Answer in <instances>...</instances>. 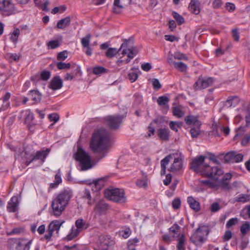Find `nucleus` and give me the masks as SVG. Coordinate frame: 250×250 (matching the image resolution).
Instances as JSON below:
<instances>
[{"label":"nucleus","instance_id":"7","mask_svg":"<svg viewBox=\"0 0 250 250\" xmlns=\"http://www.w3.org/2000/svg\"><path fill=\"white\" fill-rule=\"evenodd\" d=\"M75 159L79 162L82 171H85L92 167L90 156L83 148H78L75 154Z\"/></svg>","mask_w":250,"mask_h":250},{"label":"nucleus","instance_id":"32","mask_svg":"<svg viewBox=\"0 0 250 250\" xmlns=\"http://www.w3.org/2000/svg\"><path fill=\"white\" fill-rule=\"evenodd\" d=\"M107 179V177H104L95 180H93V184L95 186L96 191H99L104 186V183Z\"/></svg>","mask_w":250,"mask_h":250},{"label":"nucleus","instance_id":"25","mask_svg":"<svg viewBox=\"0 0 250 250\" xmlns=\"http://www.w3.org/2000/svg\"><path fill=\"white\" fill-rule=\"evenodd\" d=\"M62 224V223L57 220L52 221L48 226L47 229V234H53V232L55 230L58 232Z\"/></svg>","mask_w":250,"mask_h":250},{"label":"nucleus","instance_id":"3","mask_svg":"<svg viewBox=\"0 0 250 250\" xmlns=\"http://www.w3.org/2000/svg\"><path fill=\"white\" fill-rule=\"evenodd\" d=\"M23 148L22 158L25 160L24 164L26 166L36 160H39L42 165L51 151L50 148H46L35 152L33 146L31 144L23 145Z\"/></svg>","mask_w":250,"mask_h":250},{"label":"nucleus","instance_id":"45","mask_svg":"<svg viewBox=\"0 0 250 250\" xmlns=\"http://www.w3.org/2000/svg\"><path fill=\"white\" fill-rule=\"evenodd\" d=\"M169 125L171 130L177 132L178 131V128L181 127L182 123L181 122L170 121Z\"/></svg>","mask_w":250,"mask_h":250},{"label":"nucleus","instance_id":"64","mask_svg":"<svg viewBox=\"0 0 250 250\" xmlns=\"http://www.w3.org/2000/svg\"><path fill=\"white\" fill-rule=\"evenodd\" d=\"M147 134L148 137H151L152 136L155 135V129L153 125H152V123L149 124V125L147 126Z\"/></svg>","mask_w":250,"mask_h":250},{"label":"nucleus","instance_id":"56","mask_svg":"<svg viewBox=\"0 0 250 250\" xmlns=\"http://www.w3.org/2000/svg\"><path fill=\"white\" fill-rule=\"evenodd\" d=\"M196 233H204L205 232L206 234H208L209 230L207 226L203 225L199 226L195 230Z\"/></svg>","mask_w":250,"mask_h":250},{"label":"nucleus","instance_id":"31","mask_svg":"<svg viewBox=\"0 0 250 250\" xmlns=\"http://www.w3.org/2000/svg\"><path fill=\"white\" fill-rule=\"evenodd\" d=\"M62 182L61 173L58 172L55 176V181L54 183L50 184L48 191L50 192L52 189L56 188Z\"/></svg>","mask_w":250,"mask_h":250},{"label":"nucleus","instance_id":"10","mask_svg":"<svg viewBox=\"0 0 250 250\" xmlns=\"http://www.w3.org/2000/svg\"><path fill=\"white\" fill-rule=\"evenodd\" d=\"M124 118L123 115L115 114L106 116L104 118V120L110 129L116 130L120 128Z\"/></svg>","mask_w":250,"mask_h":250},{"label":"nucleus","instance_id":"9","mask_svg":"<svg viewBox=\"0 0 250 250\" xmlns=\"http://www.w3.org/2000/svg\"><path fill=\"white\" fill-rule=\"evenodd\" d=\"M32 240H28L26 239L10 238L7 243L8 247L11 249H15L16 250H29Z\"/></svg>","mask_w":250,"mask_h":250},{"label":"nucleus","instance_id":"63","mask_svg":"<svg viewBox=\"0 0 250 250\" xmlns=\"http://www.w3.org/2000/svg\"><path fill=\"white\" fill-rule=\"evenodd\" d=\"M181 200L179 198L174 199L172 202V208L174 209H178L180 208L181 206Z\"/></svg>","mask_w":250,"mask_h":250},{"label":"nucleus","instance_id":"55","mask_svg":"<svg viewBox=\"0 0 250 250\" xmlns=\"http://www.w3.org/2000/svg\"><path fill=\"white\" fill-rule=\"evenodd\" d=\"M249 196L248 194H241L238 196L236 201L238 202L246 203L249 200Z\"/></svg>","mask_w":250,"mask_h":250},{"label":"nucleus","instance_id":"46","mask_svg":"<svg viewBox=\"0 0 250 250\" xmlns=\"http://www.w3.org/2000/svg\"><path fill=\"white\" fill-rule=\"evenodd\" d=\"M185 235H181L178 239L177 249L178 250H185Z\"/></svg>","mask_w":250,"mask_h":250},{"label":"nucleus","instance_id":"36","mask_svg":"<svg viewBox=\"0 0 250 250\" xmlns=\"http://www.w3.org/2000/svg\"><path fill=\"white\" fill-rule=\"evenodd\" d=\"M127 50L128 51V53L127 56L130 59H133L138 54V51L135 52L133 49L128 48L127 49V47H125L122 49L121 54L124 56L127 53Z\"/></svg>","mask_w":250,"mask_h":250},{"label":"nucleus","instance_id":"33","mask_svg":"<svg viewBox=\"0 0 250 250\" xmlns=\"http://www.w3.org/2000/svg\"><path fill=\"white\" fill-rule=\"evenodd\" d=\"M34 2L36 7L40 9H42L44 11H48V5L49 4L48 0H46L44 1V3H42L41 0H33Z\"/></svg>","mask_w":250,"mask_h":250},{"label":"nucleus","instance_id":"15","mask_svg":"<svg viewBox=\"0 0 250 250\" xmlns=\"http://www.w3.org/2000/svg\"><path fill=\"white\" fill-rule=\"evenodd\" d=\"M3 6L0 10V13L5 16H9L14 13L15 6L11 0H3Z\"/></svg>","mask_w":250,"mask_h":250},{"label":"nucleus","instance_id":"41","mask_svg":"<svg viewBox=\"0 0 250 250\" xmlns=\"http://www.w3.org/2000/svg\"><path fill=\"white\" fill-rule=\"evenodd\" d=\"M108 70L102 66H96L93 68V73L95 75H99L107 73Z\"/></svg>","mask_w":250,"mask_h":250},{"label":"nucleus","instance_id":"43","mask_svg":"<svg viewBox=\"0 0 250 250\" xmlns=\"http://www.w3.org/2000/svg\"><path fill=\"white\" fill-rule=\"evenodd\" d=\"M201 126H194L190 129V133L192 138H197L201 133Z\"/></svg>","mask_w":250,"mask_h":250},{"label":"nucleus","instance_id":"59","mask_svg":"<svg viewBox=\"0 0 250 250\" xmlns=\"http://www.w3.org/2000/svg\"><path fill=\"white\" fill-rule=\"evenodd\" d=\"M238 222V219L237 218H232L230 219L226 224V228L228 229H230L233 226L237 224Z\"/></svg>","mask_w":250,"mask_h":250},{"label":"nucleus","instance_id":"57","mask_svg":"<svg viewBox=\"0 0 250 250\" xmlns=\"http://www.w3.org/2000/svg\"><path fill=\"white\" fill-rule=\"evenodd\" d=\"M250 142V131L247 133L241 141V145L243 146H246Z\"/></svg>","mask_w":250,"mask_h":250},{"label":"nucleus","instance_id":"30","mask_svg":"<svg viewBox=\"0 0 250 250\" xmlns=\"http://www.w3.org/2000/svg\"><path fill=\"white\" fill-rule=\"evenodd\" d=\"M99 240L101 244L104 246H112L114 244L110 235H99Z\"/></svg>","mask_w":250,"mask_h":250},{"label":"nucleus","instance_id":"42","mask_svg":"<svg viewBox=\"0 0 250 250\" xmlns=\"http://www.w3.org/2000/svg\"><path fill=\"white\" fill-rule=\"evenodd\" d=\"M174 66L176 69L181 72H185L187 70V65L183 62H175Z\"/></svg>","mask_w":250,"mask_h":250},{"label":"nucleus","instance_id":"23","mask_svg":"<svg viewBox=\"0 0 250 250\" xmlns=\"http://www.w3.org/2000/svg\"><path fill=\"white\" fill-rule=\"evenodd\" d=\"M28 95L30 99L33 102V104H37L39 103L42 99V95L38 90H31L29 91Z\"/></svg>","mask_w":250,"mask_h":250},{"label":"nucleus","instance_id":"19","mask_svg":"<svg viewBox=\"0 0 250 250\" xmlns=\"http://www.w3.org/2000/svg\"><path fill=\"white\" fill-rule=\"evenodd\" d=\"M157 135L160 140L168 141L170 138V130L168 127L160 128L157 130Z\"/></svg>","mask_w":250,"mask_h":250},{"label":"nucleus","instance_id":"61","mask_svg":"<svg viewBox=\"0 0 250 250\" xmlns=\"http://www.w3.org/2000/svg\"><path fill=\"white\" fill-rule=\"evenodd\" d=\"M128 78L131 83H134L137 80L138 75L137 72H130L128 74Z\"/></svg>","mask_w":250,"mask_h":250},{"label":"nucleus","instance_id":"44","mask_svg":"<svg viewBox=\"0 0 250 250\" xmlns=\"http://www.w3.org/2000/svg\"><path fill=\"white\" fill-rule=\"evenodd\" d=\"M136 184L139 188H146L148 186L147 176L146 175L143 179H137Z\"/></svg>","mask_w":250,"mask_h":250},{"label":"nucleus","instance_id":"22","mask_svg":"<svg viewBox=\"0 0 250 250\" xmlns=\"http://www.w3.org/2000/svg\"><path fill=\"white\" fill-rule=\"evenodd\" d=\"M183 167V161L180 157L175 158L173 163L168 168V171L171 172H175L180 170Z\"/></svg>","mask_w":250,"mask_h":250},{"label":"nucleus","instance_id":"34","mask_svg":"<svg viewBox=\"0 0 250 250\" xmlns=\"http://www.w3.org/2000/svg\"><path fill=\"white\" fill-rule=\"evenodd\" d=\"M120 0H114L112 11L113 14H119L122 12L123 6L120 4Z\"/></svg>","mask_w":250,"mask_h":250},{"label":"nucleus","instance_id":"26","mask_svg":"<svg viewBox=\"0 0 250 250\" xmlns=\"http://www.w3.org/2000/svg\"><path fill=\"white\" fill-rule=\"evenodd\" d=\"M240 101L239 97L237 96H229L225 102L224 105L228 107H235Z\"/></svg>","mask_w":250,"mask_h":250},{"label":"nucleus","instance_id":"49","mask_svg":"<svg viewBox=\"0 0 250 250\" xmlns=\"http://www.w3.org/2000/svg\"><path fill=\"white\" fill-rule=\"evenodd\" d=\"M51 77V72L47 70H43L40 73V78L43 81H47Z\"/></svg>","mask_w":250,"mask_h":250},{"label":"nucleus","instance_id":"8","mask_svg":"<svg viewBox=\"0 0 250 250\" xmlns=\"http://www.w3.org/2000/svg\"><path fill=\"white\" fill-rule=\"evenodd\" d=\"M21 116L23 117V123L26 128L31 133H34L36 126L39 124L38 121L35 119L34 113L31 110L27 109L21 112Z\"/></svg>","mask_w":250,"mask_h":250},{"label":"nucleus","instance_id":"20","mask_svg":"<svg viewBox=\"0 0 250 250\" xmlns=\"http://www.w3.org/2000/svg\"><path fill=\"white\" fill-rule=\"evenodd\" d=\"M75 225L77 229L74 232H70L68 234H79L81 230L87 229L89 224H86L83 219H78L75 222Z\"/></svg>","mask_w":250,"mask_h":250},{"label":"nucleus","instance_id":"38","mask_svg":"<svg viewBox=\"0 0 250 250\" xmlns=\"http://www.w3.org/2000/svg\"><path fill=\"white\" fill-rule=\"evenodd\" d=\"M169 101V98L166 96H161L157 100L158 104L160 105H164L167 109L168 108V103Z\"/></svg>","mask_w":250,"mask_h":250},{"label":"nucleus","instance_id":"6","mask_svg":"<svg viewBox=\"0 0 250 250\" xmlns=\"http://www.w3.org/2000/svg\"><path fill=\"white\" fill-rule=\"evenodd\" d=\"M245 118L246 125L240 126L235 129L236 134L233 137V140L236 141L237 139L244 135L246 131V127H250V104L244 109H242L241 113L236 116L235 119L238 118L242 120Z\"/></svg>","mask_w":250,"mask_h":250},{"label":"nucleus","instance_id":"28","mask_svg":"<svg viewBox=\"0 0 250 250\" xmlns=\"http://www.w3.org/2000/svg\"><path fill=\"white\" fill-rule=\"evenodd\" d=\"M70 23L71 18L70 16H67L65 18L59 20L55 27L61 29H64L70 25Z\"/></svg>","mask_w":250,"mask_h":250},{"label":"nucleus","instance_id":"18","mask_svg":"<svg viewBox=\"0 0 250 250\" xmlns=\"http://www.w3.org/2000/svg\"><path fill=\"white\" fill-rule=\"evenodd\" d=\"M20 203L18 196H14L8 202L7 210L9 212H15L18 210V207Z\"/></svg>","mask_w":250,"mask_h":250},{"label":"nucleus","instance_id":"50","mask_svg":"<svg viewBox=\"0 0 250 250\" xmlns=\"http://www.w3.org/2000/svg\"><path fill=\"white\" fill-rule=\"evenodd\" d=\"M56 65L59 70L67 69H69L71 67V64L70 63H65L62 61L57 62Z\"/></svg>","mask_w":250,"mask_h":250},{"label":"nucleus","instance_id":"2","mask_svg":"<svg viewBox=\"0 0 250 250\" xmlns=\"http://www.w3.org/2000/svg\"><path fill=\"white\" fill-rule=\"evenodd\" d=\"M112 146L111 135L106 129H99L93 134L90 147L94 153L107 150Z\"/></svg>","mask_w":250,"mask_h":250},{"label":"nucleus","instance_id":"52","mask_svg":"<svg viewBox=\"0 0 250 250\" xmlns=\"http://www.w3.org/2000/svg\"><path fill=\"white\" fill-rule=\"evenodd\" d=\"M49 48L53 49L58 47L60 45V43L58 40H51L47 44Z\"/></svg>","mask_w":250,"mask_h":250},{"label":"nucleus","instance_id":"11","mask_svg":"<svg viewBox=\"0 0 250 250\" xmlns=\"http://www.w3.org/2000/svg\"><path fill=\"white\" fill-rule=\"evenodd\" d=\"M171 159H172V155L170 154L166 156L160 162L161 168L160 174L161 176L166 175V179L163 181L164 184L165 186L169 185L172 180V174L170 173L166 174L167 166L168 164Z\"/></svg>","mask_w":250,"mask_h":250},{"label":"nucleus","instance_id":"24","mask_svg":"<svg viewBox=\"0 0 250 250\" xmlns=\"http://www.w3.org/2000/svg\"><path fill=\"white\" fill-rule=\"evenodd\" d=\"M187 202L190 208L195 212L200 211L201 208L200 204L198 201L196 200L193 197L191 196L188 197Z\"/></svg>","mask_w":250,"mask_h":250},{"label":"nucleus","instance_id":"14","mask_svg":"<svg viewBox=\"0 0 250 250\" xmlns=\"http://www.w3.org/2000/svg\"><path fill=\"white\" fill-rule=\"evenodd\" d=\"M243 155L237 153L234 151H231L227 153L224 156V161L225 163H239L243 161Z\"/></svg>","mask_w":250,"mask_h":250},{"label":"nucleus","instance_id":"51","mask_svg":"<svg viewBox=\"0 0 250 250\" xmlns=\"http://www.w3.org/2000/svg\"><path fill=\"white\" fill-rule=\"evenodd\" d=\"M48 119L50 122H53V123L50 126L53 125L59 120L60 116L58 113H51L49 114Z\"/></svg>","mask_w":250,"mask_h":250},{"label":"nucleus","instance_id":"60","mask_svg":"<svg viewBox=\"0 0 250 250\" xmlns=\"http://www.w3.org/2000/svg\"><path fill=\"white\" fill-rule=\"evenodd\" d=\"M71 73L75 77H80L82 76V72L81 67L79 65H76V68L72 70Z\"/></svg>","mask_w":250,"mask_h":250},{"label":"nucleus","instance_id":"39","mask_svg":"<svg viewBox=\"0 0 250 250\" xmlns=\"http://www.w3.org/2000/svg\"><path fill=\"white\" fill-rule=\"evenodd\" d=\"M139 240L135 237L132 239H129L127 242V248L128 250H136L135 247L137 246Z\"/></svg>","mask_w":250,"mask_h":250},{"label":"nucleus","instance_id":"21","mask_svg":"<svg viewBox=\"0 0 250 250\" xmlns=\"http://www.w3.org/2000/svg\"><path fill=\"white\" fill-rule=\"evenodd\" d=\"M200 5L201 3L198 0H191L188 8L192 14L198 15L201 11Z\"/></svg>","mask_w":250,"mask_h":250},{"label":"nucleus","instance_id":"16","mask_svg":"<svg viewBox=\"0 0 250 250\" xmlns=\"http://www.w3.org/2000/svg\"><path fill=\"white\" fill-rule=\"evenodd\" d=\"M129 40L125 39L124 42L121 44L120 48L117 49L116 48H109L105 52V56L107 58L110 59L117 55L120 51H122V49L125 47H127Z\"/></svg>","mask_w":250,"mask_h":250},{"label":"nucleus","instance_id":"4","mask_svg":"<svg viewBox=\"0 0 250 250\" xmlns=\"http://www.w3.org/2000/svg\"><path fill=\"white\" fill-rule=\"evenodd\" d=\"M72 197V191L71 190L64 189L52 200L51 202V208L55 216L58 217L61 215L62 212L65 209Z\"/></svg>","mask_w":250,"mask_h":250},{"label":"nucleus","instance_id":"17","mask_svg":"<svg viewBox=\"0 0 250 250\" xmlns=\"http://www.w3.org/2000/svg\"><path fill=\"white\" fill-rule=\"evenodd\" d=\"M62 86V80L58 75L53 77L48 84V87L54 91L60 89Z\"/></svg>","mask_w":250,"mask_h":250},{"label":"nucleus","instance_id":"62","mask_svg":"<svg viewBox=\"0 0 250 250\" xmlns=\"http://www.w3.org/2000/svg\"><path fill=\"white\" fill-rule=\"evenodd\" d=\"M153 88L155 90H158L161 88L162 85L157 79H153L152 81Z\"/></svg>","mask_w":250,"mask_h":250},{"label":"nucleus","instance_id":"47","mask_svg":"<svg viewBox=\"0 0 250 250\" xmlns=\"http://www.w3.org/2000/svg\"><path fill=\"white\" fill-rule=\"evenodd\" d=\"M250 229V223L246 221L240 227L241 234H246Z\"/></svg>","mask_w":250,"mask_h":250},{"label":"nucleus","instance_id":"29","mask_svg":"<svg viewBox=\"0 0 250 250\" xmlns=\"http://www.w3.org/2000/svg\"><path fill=\"white\" fill-rule=\"evenodd\" d=\"M207 239L204 235H191L190 240L191 242L196 246H200Z\"/></svg>","mask_w":250,"mask_h":250},{"label":"nucleus","instance_id":"1","mask_svg":"<svg viewBox=\"0 0 250 250\" xmlns=\"http://www.w3.org/2000/svg\"><path fill=\"white\" fill-rule=\"evenodd\" d=\"M206 157L199 155L192 159L189 164V168L204 177L217 181L219 176L223 174V171L218 167H211L205 163Z\"/></svg>","mask_w":250,"mask_h":250},{"label":"nucleus","instance_id":"37","mask_svg":"<svg viewBox=\"0 0 250 250\" xmlns=\"http://www.w3.org/2000/svg\"><path fill=\"white\" fill-rule=\"evenodd\" d=\"M173 18L176 21L178 25H181L185 22L184 18L178 12L176 11H173L171 14Z\"/></svg>","mask_w":250,"mask_h":250},{"label":"nucleus","instance_id":"13","mask_svg":"<svg viewBox=\"0 0 250 250\" xmlns=\"http://www.w3.org/2000/svg\"><path fill=\"white\" fill-rule=\"evenodd\" d=\"M110 209L109 204L107 203L104 200L101 199L95 204L94 211L96 214L99 216L106 215Z\"/></svg>","mask_w":250,"mask_h":250},{"label":"nucleus","instance_id":"12","mask_svg":"<svg viewBox=\"0 0 250 250\" xmlns=\"http://www.w3.org/2000/svg\"><path fill=\"white\" fill-rule=\"evenodd\" d=\"M215 79L213 77H205L202 75L199 77L197 81L194 83L193 87L195 90L205 89L211 86L215 82Z\"/></svg>","mask_w":250,"mask_h":250},{"label":"nucleus","instance_id":"35","mask_svg":"<svg viewBox=\"0 0 250 250\" xmlns=\"http://www.w3.org/2000/svg\"><path fill=\"white\" fill-rule=\"evenodd\" d=\"M11 97V93L7 92L5 95L1 98L3 102V104L1 108H3V110L8 107L10 106V103L9 100Z\"/></svg>","mask_w":250,"mask_h":250},{"label":"nucleus","instance_id":"27","mask_svg":"<svg viewBox=\"0 0 250 250\" xmlns=\"http://www.w3.org/2000/svg\"><path fill=\"white\" fill-rule=\"evenodd\" d=\"M185 121L188 125L194 126H201V122L198 120L197 117L193 115H188L185 118Z\"/></svg>","mask_w":250,"mask_h":250},{"label":"nucleus","instance_id":"48","mask_svg":"<svg viewBox=\"0 0 250 250\" xmlns=\"http://www.w3.org/2000/svg\"><path fill=\"white\" fill-rule=\"evenodd\" d=\"M91 37L90 34H87L81 40V43L83 47H88L90 43V40Z\"/></svg>","mask_w":250,"mask_h":250},{"label":"nucleus","instance_id":"40","mask_svg":"<svg viewBox=\"0 0 250 250\" xmlns=\"http://www.w3.org/2000/svg\"><path fill=\"white\" fill-rule=\"evenodd\" d=\"M217 186L220 187L223 190H229L231 189V185L229 184V182L223 179H222L219 181Z\"/></svg>","mask_w":250,"mask_h":250},{"label":"nucleus","instance_id":"54","mask_svg":"<svg viewBox=\"0 0 250 250\" xmlns=\"http://www.w3.org/2000/svg\"><path fill=\"white\" fill-rule=\"evenodd\" d=\"M20 34V30L16 28L13 32L10 39V40L14 43H16Z\"/></svg>","mask_w":250,"mask_h":250},{"label":"nucleus","instance_id":"5","mask_svg":"<svg viewBox=\"0 0 250 250\" xmlns=\"http://www.w3.org/2000/svg\"><path fill=\"white\" fill-rule=\"evenodd\" d=\"M104 195L106 199L113 202L122 204L126 201L125 192L123 189L110 187L104 191Z\"/></svg>","mask_w":250,"mask_h":250},{"label":"nucleus","instance_id":"58","mask_svg":"<svg viewBox=\"0 0 250 250\" xmlns=\"http://www.w3.org/2000/svg\"><path fill=\"white\" fill-rule=\"evenodd\" d=\"M7 55L9 56V61L10 62H18L21 57L20 55H17L16 53H9Z\"/></svg>","mask_w":250,"mask_h":250},{"label":"nucleus","instance_id":"53","mask_svg":"<svg viewBox=\"0 0 250 250\" xmlns=\"http://www.w3.org/2000/svg\"><path fill=\"white\" fill-rule=\"evenodd\" d=\"M68 55V51L64 50L59 52L57 56V59L60 62L64 61L67 58Z\"/></svg>","mask_w":250,"mask_h":250}]
</instances>
